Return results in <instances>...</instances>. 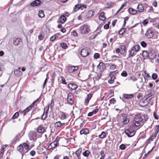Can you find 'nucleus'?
I'll list each match as a JSON object with an SVG mask.
<instances>
[{
    "label": "nucleus",
    "mask_w": 159,
    "mask_h": 159,
    "mask_svg": "<svg viewBox=\"0 0 159 159\" xmlns=\"http://www.w3.org/2000/svg\"><path fill=\"white\" fill-rule=\"evenodd\" d=\"M121 75L123 77H126L127 75V74L125 71H124L121 74Z\"/></svg>",
    "instance_id": "bf43d9fd"
},
{
    "label": "nucleus",
    "mask_w": 159,
    "mask_h": 159,
    "mask_svg": "<svg viewBox=\"0 0 159 159\" xmlns=\"http://www.w3.org/2000/svg\"><path fill=\"white\" fill-rule=\"evenodd\" d=\"M68 86L70 89L73 90L76 89L78 87L77 85L73 83L69 84L68 85Z\"/></svg>",
    "instance_id": "6ab92c4d"
},
{
    "label": "nucleus",
    "mask_w": 159,
    "mask_h": 159,
    "mask_svg": "<svg viewBox=\"0 0 159 159\" xmlns=\"http://www.w3.org/2000/svg\"><path fill=\"white\" fill-rule=\"evenodd\" d=\"M123 95L125 98L127 99L132 98L134 97V95L133 94H127L124 93Z\"/></svg>",
    "instance_id": "bb28decb"
},
{
    "label": "nucleus",
    "mask_w": 159,
    "mask_h": 159,
    "mask_svg": "<svg viewBox=\"0 0 159 159\" xmlns=\"http://www.w3.org/2000/svg\"><path fill=\"white\" fill-rule=\"evenodd\" d=\"M90 152L88 150H86L83 153V155L85 157H88L89 155Z\"/></svg>",
    "instance_id": "ea45409f"
},
{
    "label": "nucleus",
    "mask_w": 159,
    "mask_h": 159,
    "mask_svg": "<svg viewBox=\"0 0 159 159\" xmlns=\"http://www.w3.org/2000/svg\"><path fill=\"white\" fill-rule=\"evenodd\" d=\"M51 146H52L53 148H55L57 146L58 144V141L57 140H55L53 142L51 143Z\"/></svg>",
    "instance_id": "c85d7f7f"
},
{
    "label": "nucleus",
    "mask_w": 159,
    "mask_h": 159,
    "mask_svg": "<svg viewBox=\"0 0 159 159\" xmlns=\"http://www.w3.org/2000/svg\"><path fill=\"white\" fill-rule=\"evenodd\" d=\"M94 58L95 59H97L100 57V55L98 53H95L94 55Z\"/></svg>",
    "instance_id": "864d4df0"
},
{
    "label": "nucleus",
    "mask_w": 159,
    "mask_h": 159,
    "mask_svg": "<svg viewBox=\"0 0 159 159\" xmlns=\"http://www.w3.org/2000/svg\"><path fill=\"white\" fill-rule=\"evenodd\" d=\"M20 67H19L18 69L14 71L15 75L17 77H19L22 74V73L20 70Z\"/></svg>",
    "instance_id": "f3484780"
},
{
    "label": "nucleus",
    "mask_w": 159,
    "mask_h": 159,
    "mask_svg": "<svg viewBox=\"0 0 159 159\" xmlns=\"http://www.w3.org/2000/svg\"><path fill=\"white\" fill-rule=\"evenodd\" d=\"M140 46L136 45L132 47L129 54V57H131L134 56L140 49Z\"/></svg>",
    "instance_id": "20e7f679"
},
{
    "label": "nucleus",
    "mask_w": 159,
    "mask_h": 159,
    "mask_svg": "<svg viewBox=\"0 0 159 159\" xmlns=\"http://www.w3.org/2000/svg\"><path fill=\"white\" fill-rule=\"evenodd\" d=\"M60 46L63 49H66L68 48L66 43L64 42L61 43Z\"/></svg>",
    "instance_id": "4c0bfd02"
},
{
    "label": "nucleus",
    "mask_w": 159,
    "mask_h": 159,
    "mask_svg": "<svg viewBox=\"0 0 159 159\" xmlns=\"http://www.w3.org/2000/svg\"><path fill=\"white\" fill-rule=\"evenodd\" d=\"M141 45L143 48L147 46L146 43L143 41L141 42Z\"/></svg>",
    "instance_id": "4d7b16f0"
},
{
    "label": "nucleus",
    "mask_w": 159,
    "mask_h": 159,
    "mask_svg": "<svg viewBox=\"0 0 159 159\" xmlns=\"http://www.w3.org/2000/svg\"><path fill=\"white\" fill-rule=\"evenodd\" d=\"M134 127L133 125L128 126L125 131V133L129 137H131L134 135L135 132L134 129Z\"/></svg>",
    "instance_id": "f03ea898"
},
{
    "label": "nucleus",
    "mask_w": 159,
    "mask_h": 159,
    "mask_svg": "<svg viewBox=\"0 0 159 159\" xmlns=\"http://www.w3.org/2000/svg\"><path fill=\"white\" fill-rule=\"evenodd\" d=\"M66 17L64 15L61 16L59 18L58 23L63 24L66 21Z\"/></svg>",
    "instance_id": "a211bd4d"
},
{
    "label": "nucleus",
    "mask_w": 159,
    "mask_h": 159,
    "mask_svg": "<svg viewBox=\"0 0 159 159\" xmlns=\"http://www.w3.org/2000/svg\"><path fill=\"white\" fill-rule=\"evenodd\" d=\"M17 149L19 152L22 154H23L25 153V150L22 144H20L17 147Z\"/></svg>",
    "instance_id": "4be33fe9"
},
{
    "label": "nucleus",
    "mask_w": 159,
    "mask_h": 159,
    "mask_svg": "<svg viewBox=\"0 0 159 159\" xmlns=\"http://www.w3.org/2000/svg\"><path fill=\"white\" fill-rule=\"evenodd\" d=\"M80 30L81 33L87 34L90 32L89 26L87 24H84L80 26Z\"/></svg>",
    "instance_id": "7ed1b4c3"
},
{
    "label": "nucleus",
    "mask_w": 159,
    "mask_h": 159,
    "mask_svg": "<svg viewBox=\"0 0 159 159\" xmlns=\"http://www.w3.org/2000/svg\"><path fill=\"white\" fill-rule=\"evenodd\" d=\"M157 74L154 73H153L152 75V77L153 80H156L157 78Z\"/></svg>",
    "instance_id": "a18cd8bd"
},
{
    "label": "nucleus",
    "mask_w": 159,
    "mask_h": 159,
    "mask_svg": "<svg viewBox=\"0 0 159 159\" xmlns=\"http://www.w3.org/2000/svg\"><path fill=\"white\" fill-rule=\"evenodd\" d=\"M130 80H132L133 82H134L137 80V78L134 76H132L130 77Z\"/></svg>",
    "instance_id": "8fccbe9b"
},
{
    "label": "nucleus",
    "mask_w": 159,
    "mask_h": 159,
    "mask_svg": "<svg viewBox=\"0 0 159 159\" xmlns=\"http://www.w3.org/2000/svg\"><path fill=\"white\" fill-rule=\"evenodd\" d=\"M153 116L154 118L157 120L158 119L159 116H158L154 112L153 113Z\"/></svg>",
    "instance_id": "0e129e2a"
},
{
    "label": "nucleus",
    "mask_w": 159,
    "mask_h": 159,
    "mask_svg": "<svg viewBox=\"0 0 159 159\" xmlns=\"http://www.w3.org/2000/svg\"><path fill=\"white\" fill-rule=\"evenodd\" d=\"M120 48L121 51L124 52L126 51V48L125 45H121L120 46Z\"/></svg>",
    "instance_id": "79ce46f5"
},
{
    "label": "nucleus",
    "mask_w": 159,
    "mask_h": 159,
    "mask_svg": "<svg viewBox=\"0 0 159 159\" xmlns=\"http://www.w3.org/2000/svg\"><path fill=\"white\" fill-rule=\"evenodd\" d=\"M93 94L92 93H90L87 94L85 100V103H86V105H87L89 103V100L91 99L92 97Z\"/></svg>",
    "instance_id": "dca6fc26"
},
{
    "label": "nucleus",
    "mask_w": 159,
    "mask_h": 159,
    "mask_svg": "<svg viewBox=\"0 0 159 159\" xmlns=\"http://www.w3.org/2000/svg\"><path fill=\"white\" fill-rule=\"evenodd\" d=\"M37 131L41 134H43L45 132L44 127L42 125H39L37 128Z\"/></svg>",
    "instance_id": "412c9836"
},
{
    "label": "nucleus",
    "mask_w": 159,
    "mask_h": 159,
    "mask_svg": "<svg viewBox=\"0 0 159 159\" xmlns=\"http://www.w3.org/2000/svg\"><path fill=\"white\" fill-rule=\"evenodd\" d=\"M39 100V98L37 99L35 101H34L33 102L31 105L30 106L28 107L26 109H25L23 111H22L21 110H19V113L22 114H23L24 116H25L26 113L28 112L31 109L32 107H34V104L36 102H37Z\"/></svg>",
    "instance_id": "39448f33"
},
{
    "label": "nucleus",
    "mask_w": 159,
    "mask_h": 159,
    "mask_svg": "<svg viewBox=\"0 0 159 159\" xmlns=\"http://www.w3.org/2000/svg\"><path fill=\"white\" fill-rule=\"evenodd\" d=\"M25 150V153L27 152L29 150V146L28 144L24 143L22 144Z\"/></svg>",
    "instance_id": "b1692460"
},
{
    "label": "nucleus",
    "mask_w": 159,
    "mask_h": 159,
    "mask_svg": "<svg viewBox=\"0 0 159 159\" xmlns=\"http://www.w3.org/2000/svg\"><path fill=\"white\" fill-rule=\"evenodd\" d=\"M145 53L147 54V56L151 59H154L156 56V53L153 51H151L148 53V54H147V52L146 51H144L143 52V54H144Z\"/></svg>",
    "instance_id": "1a4fd4ad"
},
{
    "label": "nucleus",
    "mask_w": 159,
    "mask_h": 159,
    "mask_svg": "<svg viewBox=\"0 0 159 159\" xmlns=\"http://www.w3.org/2000/svg\"><path fill=\"white\" fill-rule=\"evenodd\" d=\"M116 102V100L114 98H112L110 100V102L111 104H115Z\"/></svg>",
    "instance_id": "5fc2aeb1"
},
{
    "label": "nucleus",
    "mask_w": 159,
    "mask_h": 159,
    "mask_svg": "<svg viewBox=\"0 0 159 159\" xmlns=\"http://www.w3.org/2000/svg\"><path fill=\"white\" fill-rule=\"evenodd\" d=\"M64 124V123H62L60 121H58L55 124V126L56 127H60Z\"/></svg>",
    "instance_id": "473e14b6"
},
{
    "label": "nucleus",
    "mask_w": 159,
    "mask_h": 159,
    "mask_svg": "<svg viewBox=\"0 0 159 159\" xmlns=\"http://www.w3.org/2000/svg\"><path fill=\"white\" fill-rule=\"evenodd\" d=\"M137 8L139 11L141 12H143L144 10V7L141 4L139 5L137 7Z\"/></svg>",
    "instance_id": "c756f323"
},
{
    "label": "nucleus",
    "mask_w": 159,
    "mask_h": 159,
    "mask_svg": "<svg viewBox=\"0 0 159 159\" xmlns=\"http://www.w3.org/2000/svg\"><path fill=\"white\" fill-rule=\"evenodd\" d=\"M124 24L123 25V27L125 26L126 23V21L128 20L129 19V17H126L125 18H124Z\"/></svg>",
    "instance_id": "de8ad7c7"
},
{
    "label": "nucleus",
    "mask_w": 159,
    "mask_h": 159,
    "mask_svg": "<svg viewBox=\"0 0 159 159\" xmlns=\"http://www.w3.org/2000/svg\"><path fill=\"white\" fill-rule=\"evenodd\" d=\"M126 148V147L125 145L124 144H121L120 146V148L121 150L125 149Z\"/></svg>",
    "instance_id": "13d9d810"
},
{
    "label": "nucleus",
    "mask_w": 159,
    "mask_h": 159,
    "mask_svg": "<svg viewBox=\"0 0 159 159\" xmlns=\"http://www.w3.org/2000/svg\"><path fill=\"white\" fill-rule=\"evenodd\" d=\"M106 133L104 131H102L101 134L99 135V137L103 139L106 136Z\"/></svg>",
    "instance_id": "a19ab883"
},
{
    "label": "nucleus",
    "mask_w": 159,
    "mask_h": 159,
    "mask_svg": "<svg viewBox=\"0 0 159 159\" xmlns=\"http://www.w3.org/2000/svg\"><path fill=\"white\" fill-rule=\"evenodd\" d=\"M57 34H55L50 38V40L51 41H54L57 38Z\"/></svg>",
    "instance_id": "c03bdc74"
},
{
    "label": "nucleus",
    "mask_w": 159,
    "mask_h": 159,
    "mask_svg": "<svg viewBox=\"0 0 159 159\" xmlns=\"http://www.w3.org/2000/svg\"><path fill=\"white\" fill-rule=\"evenodd\" d=\"M41 3L40 0H36L32 2L30 4V6L31 7H34L38 6Z\"/></svg>",
    "instance_id": "4468645a"
},
{
    "label": "nucleus",
    "mask_w": 159,
    "mask_h": 159,
    "mask_svg": "<svg viewBox=\"0 0 159 159\" xmlns=\"http://www.w3.org/2000/svg\"><path fill=\"white\" fill-rule=\"evenodd\" d=\"M21 39L19 38H14L13 40V43L15 46L19 45L20 43Z\"/></svg>",
    "instance_id": "aec40b11"
},
{
    "label": "nucleus",
    "mask_w": 159,
    "mask_h": 159,
    "mask_svg": "<svg viewBox=\"0 0 159 159\" xmlns=\"http://www.w3.org/2000/svg\"><path fill=\"white\" fill-rule=\"evenodd\" d=\"M72 66H69L68 68V71L70 73H72L74 72Z\"/></svg>",
    "instance_id": "37998d69"
},
{
    "label": "nucleus",
    "mask_w": 159,
    "mask_h": 159,
    "mask_svg": "<svg viewBox=\"0 0 159 159\" xmlns=\"http://www.w3.org/2000/svg\"><path fill=\"white\" fill-rule=\"evenodd\" d=\"M28 136L30 140H36V133L34 131H30L29 134Z\"/></svg>",
    "instance_id": "0eeeda50"
},
{
    "label": "nucleus",
    "mask_w": 159,
    "mask_h": 159,
    "mask_svg": "<svg viewBox=\"0 0 159 159\" xmlns=\"http://www.w3.org/2000/svg\"><path fill=\"white\" fill-rule=\"evenodd\" d=\"M148 20L147 19H146L143 21V24L144 25H146L148 23Z\"/></svg>",
    "instance_id": "e2e57ef3"
},
{
    "label": "nucleus",
    "mask_w": 159,
    "mask_h": 159,
    "mask_svg": "<svg viewBox=\"0 0 159 159\" xmlns=\"http://www.w3.org/2000/svg\"><path fill=\"white\" fill-rule=\"evenodd\" d=\"M82 150V149L81 148H79L76 151V154L78 158V159H81L80 155L81 153Z\"/></svg>",
    "instance_id": "5701e85b"
},
{
    "label": "nucleus",
    "mask_w": 159,
    "mask_h": 159,
    "mask_svg": "<svg viewBox=\"0 0 159 159\" xmlns=\"http://www.w3.org/2000/svg\"><path fill=\"white\" fill-rule=\"evenodd\" d=\"M81 55L83 57H85L88 56L89 54L88 49L85 48L83 49L80 52Z\"/></svg>",
    "instance_id": "9b49d317"
},
{
    "label": "nucleus",
    "mask_w": 159,
    "mask_h": 159,
    "mask_svg": "<svg viewBox=\"0 0 159 159\" xmlns=\"http://www.w3.org/2000/svg\"><path fill=\"white\" fill-rule=\"evenodd\" d=\"M4 69V65L3 64L0 63V71H2Z\"/></svg>",
    "instance_id": "052dcab7"
},
{
    "label": "nucleus",
    "mask_w": 159,
    "mask_h": 159,
    "mask_svg": "<svg viewBox=\"0 0 159 159\" xmlns=\"http://www.w3.org/2000/svg\"><path fill=\"white\" fill-rule=\"evenodd\" d=\"M154 35L153 31L152 29L148 30L145 34V35L146 38L148 39L152 38Z\"/></svg>",
    "instance_id": "f8f14e48"
},
{
    "label": "nucleus",
    "mask_w": 159,
    "mask_h": 159,
    "mask_svg": "<svg viewBox=\"0 0 159 159\" xmlns=\"http://www.w3.org/2000/svg\"><path fill=\"white\" fill-rule=\"evenodd\" d=\"M157 134V133H155L153 134L152 136L149 139V141H152L153 140V139L155 138Z\"/></svg>",
    "instance_id": "e433bc0d"
},
{
    "label": "nucleus",
    "mask_w": 159,
    "mask_h": 159,
    "mask_svg": "<svg viewBox=\"0 0 159 159\" xmlns=\"http://www.w3.org/2000/svg\"><path fill=\"white\" fill-rule=\"evenodd\" d=\"M86 8V5H84L81 4H77L75 5L73 8V11L74 12H76L80 9L82 10H83L85 8Z\"/></svg>",
    "instance_id": "6e6552de"
},
{
    "label": "nucleus",
    "mask_w": 159,
    "mask_h": 159,
    "mask_svg": "<svg viewBox=\"0 0 159 159\" xmlns=\"http://www.w3.org/2000/svg\"><path fill=\"white\" fill-rule=\"evenodd\" d=\"M44 112L42 116V118L43 120H45L47 117V114L48 113L49 110V107L46 106L44 109Z\"/></svg>",
    "instance_id": "2eb2a0df"
},
{
    "label": "nucleus",
    "mask_w": 159,
    "mask_h": 159,
    "mask_svg": "<svg viewBox=\"0 0 159 159\" xmlns=\"http://www.w3.org/2000/svg\"><path fill=\"white\" fill-rule=\"evenodd\" d=\"M115 78L114 76H112L108 80V82L109 84H111L114 82V80Z\"/></svg>",
    "instance_id": "c9c22d12"
},
{
    "label": "nucleus",
    "mask_w": 159,
    "mask_h": 159,
    "mask_svg": "<svg viewBox=\"0 0 159 159\" xmlns=\"http://www.w3.org/2000/svg\"><path fill=\"white\" fill-rule=\"evenodd\" d=\"M126 4V3H124L123 4H122L120 8L119 9V10H121L123 8V7L125 6Z\"/></svg>",
    "instance_id": "69168bd1"
},
{
    "label": "nucleus",
    "mask_w": 159,
    "mask_h": 159,
    "mask_svg": "<svg viewBox=\"0 0 159 159\" xmlns=\"http://www.w3.org/2000/svg\"><path fill=\"white\" fill-rule=\"evenodd\" d=\"M19 116V113L18 112H16L15 113L14 115L13 116L12 118L13 119H15V118H17Z\"/></svg>",
    "instance_id": "3c124183"
},
{
    "label": "nucleus",
    "mask_w": 159,
    "mask_h": 159,
    "mask_svg": "<svg viewBox=\"0 0 159 159\" xmlns=\"http://www.w3.org/2000/svg\"><path fill=\"white\" fill-rule=\"evenodd\" d=\"M43 12V11L42 10L39 11L38 14L39 16L40 17H43L44 16Z\"/></svg>",
    "instance_id": "58836bf2"
},
{
    "label": "nucleus",
    "mask_w": 159,
    "mask_h": 159,
    "mask_svg": "<svg viewBox=\"0 0 159 159\" xmlns=\"http://www.w3.org/2000/svg\"><path fill=\"white\" fill-rule=\"evenodd\" d=\"M126 30V29L125 28H122L119 31V34H120L123 35L124 33H125Z\"/></svg>",
    "instance_id": "f704fd0d"
},
{
    "label": "nucleus",
    "mask_w": 159,
    "mask_h": 159,
    "mask_svg": "<svg viewBox=\"0 0 159 159\" xmlns=\"http://www.w3.org/2000/svg\"><path fill=\"white\" fill-rule=\"evenodd\" d=\"M155 133H157V134L159 131V126L158 125H156L155 128Z\"/></svg>",
    "instance_id": "603ef678"
},
{
    "label": "nucleus",
    "mask_w": 159,
    "mask_h": 159,
    "mask_svg": "<svg viewBox=\"0 0 159 159\" xmlns=\"http://www.w3.org/2000/svg\"><path fill=\"white\" fill-rule=\"evenodd\" d=\"M98 111V109H96L92 111L93 114H96Z\"/></svg>",
    "instance_id": "774afa93"
},
{
    "label": "nucleus",
    "mask_w": 159,
    "mask_h": 159,
    "mask_svg": "<svg viewBox=\"0 0 159 159\" xmlns=\"http://www.w3.org/2000/svg\"><path fill=\"white\" fill-rule=\"evenodd\" d=\"M109 28V25L108 24H106L104 26V28L105 29H107Z\"/></svg>",
    "instance_id": "338daca9"
},
{
    "label": "nucleus",
    "mask_w": 159,
    "mask_h": 159,
    "mask_svg": "<svg viewBox=\"0 0 159 159\" xmlns=\"http://www.w3.org/2000/svg\"><path fill=\"white\" fill-rule=\"evenodd\" d=\"M95 13L94 11L93 10H91L89 11L88 14H87V16L88 17H90L93 16Z\"/></svg>",
    "instance_id": "7c9ffc66"
},
{
    "label": "nucleus",
    "mask_w": 159,
    "mask_h": 159,
    "mask_svg": "<svg viewBox=\"0 0 159 159\" xmlns=\"http://www.w3.org/2000/svg\"><path fill=\"white\" fill-rule=\"evenodd\" d=\"M67 116L64 113H62L61 115V119L62 120H64L66 119Z\"/></svg>",
    "instance_id": "49530a36"
},
{
    "label": "nucleus",
    "mask_w": 159,
    "mask_h": 159,
    "mask_svg": "<svg viewBox=\"0 0 159 159\" xmlns=\"http://www.w3.org/2000/svg\"><path fill=\"white\" fill-rule=\"evenodd\" d=\"M74 96L71 93H69L67 98V102L69 104L72 105L74 102Z\"/></svg>",
    "instance_id": "423d86ee"
},
{
    "label": "nucleus",
    "mask_w": 159,
    "mask_h": 159,
    "mask_svg": "<svg viewBox=\"0 0 159 159\" xmlns=\"http://www.w3.org/2000/svg\"><path fill=\"white\" fill-rule=\"evenodd\" d=\"M20 134L16 135L11 141L12 143H16L17 141H19L20 139Z\"/></svg>",
    "instance_id": "393cba45"
},
{
    "label": "nucleus",
    "mask_w": 159,
    "mask_h": 159,
    "mask_svg": "<svg viewBox=\"0 0 159 159\" xmlns=\"http://www.w3.org/2000/svg\"><path fill=\"white\" fill-rule=\"evenodd\" d=\"M99 18L102 20H104L106 18L105 16V13L104 12H101L99 15Z\"/></svg>",
    "instance_id": "cd10ccee"
},
{
    "label": "nucleus",
    "mask_w": 159,
    "mask_h": 159,
    "mask_svg": "<svg viewBox=\"0 0 159 159\" xmlns=\"http://www.w3.org/2000/svg\"><path fill=\"white\" fill-rule=\"evenodd\" d=\"M122 117L123 120V123L125 125H127L129 122V120L128 118V116L125 113H123L122 114Z\"/></svg>",
    "instance_id": "9d476101"
},
{
    "label": "nucleus",
    "mask_w": 159,
    "mask_h": 159,
    "mask_svg": "<svg viewBox=\"0 0 159 159\" xmlns=\"http://www.w3.org/2000/svg\"><path fill=\"white\" fill-rule=\"evenodd\" d=\"M61 78L62 81V83L64 84H66V82L65 80L64 77L63 76H61Z\"/></svg>",
    "instance_id": "6e6d98bb"
},
{
    "label": "nucleus",
    "mask_w": 159,
    "mask_h": 159,
    "mask_svg": "<svg viewBox=\"0 0 159 159\" xmlns=\"http://www.w3.org/2000/svg\"><path fill=\"white\" fill-rule=\"evenodd\" d=\"M97 68L100 71L102 72L106 69V66L103 62H100L97 66Z\"/></svg>",
    "instance_id": "ddd939ff"
},
{
    "label": "nucleus",
    "mask_w": 159,
    "mask_h": 159,
    "mask_svg": "<svg viewBox=\"0 0 159 159\" xmlns=\"http://www.w3.org/2000/svg\"><path fill=\"white\" fill-rule=\"evenodd\" d=\"M143 119L141 117L137 116L134 118L133 123L135 126L141 127L143 125Z\"/></svg>",
    "instance_id": "f257e3e1"
},
{
    "label": "nucleus",
    "mask_w": 159,
    "mask_h": 159,
    "mask_svg": "<svg viewBox=\"0 0 159 159\" xmlns=\"http://www.w3.org/2000/svg\"><path fill=\"white\" fill-rule=\"evenodd\" d=\"M116 66L114 64L111 65L110 66V69L111 70H114L116 68Z\"/></svg>",
    "instance_id": "09e8293b"
},
{
    "label": "nucleus",
    "mask_w": 159,
    "mask_h": 159,
    "mask_svg": "<svg viewBox=\"0 0 159 159\" xmlns=\"http://www.w3.org/2000/svg\"><path fill=\"white\" fill-rule=\"evenodd\" d=\"M129 11L131 14L134 15L137 12V11L132 8H129Z\"/></svg>",
    "instance_id": "2f4dec72"
},
{
    "label": "nucleus",
    "mask_w": 159,
    "mask_h": 159,
    "mask_svg": "<svg viewBox=\"0 0 159 159\" xmlns=\"http://www.w3.org/2000/svg\"><path fill=\"white\" fill-rule=\"evenodd\" d=\"M152 89H149L147 92L148 94L146 95V96L148 98L150 97H151L152 95Z\"/></svg>",
    "instance_id": "72a5a7b5"
},
{
    "label": "nucleus",
    "mask_w": 159,
    "mask_h": 159,
    "mask_svg": "<svg viewBox=\"0 0 159 159\" xmlns=\"http://www.w3.org/2000/svg\"><path fill=\"white\" fill-rule=\"evenodd\" d=\"M80 133L81 135L87 134L89 133V130L86 128L83 129L80 131Z\"/></svg>",
    "instance_id": "a878e982"
},
{
    "label": "nucleus",
    "mask_w": 159,
    "mask_h": 159,
    "mask_svg": "<svg viewBox=\"0 0 159 159\" xmlns=\"http://www.w3.org/2000/svg\"><path fill=\"white\" fill-rule=\"evenodd\" d=\"M100 155L101 156V157L104 158L105 157V154L104 151H101L100 152Z\"/></svg>",
    "instance_id": "680f3d73"
}]
</instances>
